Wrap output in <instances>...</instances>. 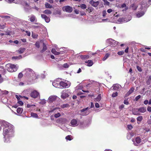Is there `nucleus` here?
<instances>
[{
  "mask_svg": "<svg viewBox=\"0 0 151 151\" xmlns=\"http://www.w3.org/2000/svg\"><path fill=\"white\" fill-rule=\"evenodd\" d=\"M1 126L0 131L2 129L1 127H4L3 134L5 139L4 142L9 143V138L14 136V131L13 126L7 122L2 120L1 122Z\"/></svg>",
  "mask_w": 151,
  "mask_h": 151,
  "instance_id": "f257e3e1",
  "label": "nucleus"
},
{
  "mask_svg": "<svg viewBox=\"0 0 151 151\" xmlns=\"http://www.w3.org/2000/svg\"><path fill=\"white\" fill-rule=\"evenodd\" d=\"M6 69L8 71L11 72L16 71L17 69L16 65L11 63H9L6 65Z\"/></svg>",
  "mask_w": 151,
  "mask_h": 151,
  "instance_id": "f03ea898",
  "label": "nucleus"
},
{
  "mask_svg": "<svg viewBox=\"0 0 151 151\" xmlns=\"http://www.w3.org/2000/svg\"><path fill=\"white\" fill-rule=\"evenodd\" d=\"M62 9L64 11L68 13L71 12L73 10L72 7L69 6H63L62 8Z\"/></svg>",
  "mask_w": 151,
  "mask_h": 151,
  "instance_id": "7ed1b4c3",
  "label": "nucleus"
},
{
  "mask_svg": "<svg viewBox=\"0 0 151 151\" xmlns=\"http://www.w3.org/2000/svg\"><path fill=\"white\" fill-rule=\"evenodd\" d=\"M59 86L61 88H68L70 86V85H68L67 83L63 81H61L59 83Z\"/></svg>",
  "mask_w": 151,
  "mask_h": 151,
  "instance_id": "20e7f679",
  "label": "nucleus"
},
{
  "mask_svg": "<svg viewBox=\"0 0 151 151\" xmlns=\"http://www.w3.org/2000/svg\"><path fill=\"white\" fill-rule=\"evenodd\" d=\"M39 95V93L37 91L34 90L31 93L30 96L34 98H36L38 97Z\"/></svg>",
  "mask_w": 151,
  "mask_h": 151,
  "instance_id": "39448f33",
  "label": "nucleus"
},
{
  "mask_svg": "<svg viewBox=\"0 0 151 151\" xmlns=\"http://www.w3.org/2000/svg\"><path fill=\"white\" fill-rule=\"evenodd\" d=\"M57 97L55 96H51L49 97L48 98V102L49 103H52L55 101Z\"/></svg>",
  "mask_w": 151,
  "mask_h": 151,
  "instance_id": "423d86ee",
  "label": "nucleus"
},
{
  "mask_svg": "<svg viewBox=\"0 0 151 151\" xmlns=\"http://www.w3.org/2000/svg\"><path fill=\"white\" fill-rule=\"evenodd\" d=\"M69 95L67 93H66V90H64L62 91L61 97L62 99H65L68 97Z\"/></svg>",
  "mask_w": 151,
  "mask_h": 151,
  "instance_id": "0eeeda50",
  "label": "nucleus"
},
{
  "mask_svg": "<svg viewBox=\"0 0 151 151\" xmlns=\"http://www.w3.org/2000/svg\"><path fill=\"white\" fill-rule=\"evenodd\" d=\"M41 17L44 19L45 21L47 22L48 23L50 21V19L46 15L44 14H41Z\"/></svg>",
  "mask_w": 151,
  "mask_h": 151,
  "instance_id": "6e6552de",
  "label": "nucleus"
},
{
  "mask_svg": "<svg viewBox=\"0 0 151 151\" xmlns=\"http://www.w3.org/2000/svg\"><path fill=\"white\" fill-rule=\"evenodd\" d=\"M137 110L141 113H144L146 111V108L145 107L142 106L137 108Z\"/></svg>",
  "mask_w": 151,
  "mask_h": 151,
  "instance_id": "1a4fd4ad",
  "label": "nucleus"
},
{
  "mask_svg": "<svg viewBox=\"0 0 151 151\" xmlns=\"http://www.w3.org/2000/svg\"><path fill=\"white\" fill-rule=\"evenodd\" d=\"M89 3L92 6L95 7L97 6L99 4V1L95 2L93 1H90Z\"/></svg>",
  "mask_w": 151,
  "mask_h": 151,
  "instance_id": "9d476101",
  "label": "nucleus"
},
{
  "mask_svg": "<svg viewBox=\"0 0 151 151\" xmlns=\"http://www.w3.org/2000/svg\"><path fill=\"white\" fill-rule=\"evenodd\" d=\"M134 87H132L129 89V91L125 94V96H127L131 94L134 91Z\"/></svg>",
  "mask_w": 151,
  "mask_h": 151,
  "instance_id": "9b49d317",
  "label": "nucleus"
},
{
  "mask_svg": "<svg viewBox=\"0 0 151 151\" xmlns=\"http://www.w3.org/2000/svg\"><path fill=\"white\" fill-rule=\"evenodd\" d=\"M86 63H87V65L88 66H91L93 64V61L91 60H88L85 61Z\"/></svg>",
  "mask_w": 151,
  "mask_h": 151,
  "instance_id": "f8f14e48",
  "label": "nucleus"
},
{
  "mask_svg": "<svg viewBox=\"0 0 151 151\" xmlns=\"http://www.w3.org/2000/svg\"><path fill=\"white\" fill-rule=\"evenodd\" d=\"M144 14V12L142 11L139 12H138L136 14V16L137 17L139 18L143 16Z\"/></svg>",
  "mask_w": 151,
  "mask_h": 151,
  "instance_id": "ddd939ff",
  "label": "nucleus"
},
{
  "mask_svg": "<svg viewBox=\"0 0 151 151\" xmlns=\"http://www.w3.org/2000/svg\"><path fill=\"white\" fill-rule=\"evenodd\" d=\"M77 123V121L75 119H73L70 122V124L71 125L74 126L76 125Z\"/></svg>",
  "mask_w": 151,
  "mask_h": 151,
  "instance_id": "4468645a",
  "label": "nucleus"
},
{
  "mask_svg": "<svg viewBox=\"0 0 151 151\" xmlns=\"http://www.w3.org/2000/svg\"><path fill=\"white\" fill-rule=\"evenodd\" d=\"M47 49V47L45 45L44 43H43V48L41 50L40 52L41 53H42L44 52L45 51H46Z\"/></svg>",
  "mask_w": 151,
  "mask_h": 151,
  "instance_id": "2eb2a0df",
  "label": "nucleus"
},
{
  "mask_svg": "<svg viewBox=\"0 0 151 151\" xmlns=\"http://www.w3.org/2000/svg\"><path fill=\"white\" fill-rule=\"evenodd\" d=\"M89 56L88 55H81L80 58L82 60H86L89 58Z\"/></svg>",
  "mask_w": 151,
  "mask_h": 151,
  "instance_id": "dca6fc26",
  "label": "nucleus"
},
{
  "mask_svg": "<svg viewBox=\"0 0 151 151\" xmlns=\"http://www.w3.org/2000/svg\"><path fill=\"white\" fill-rule=\"evenodd\" d=\"M130 7L132 8V10H136L137 8L138 7V6L134 4H132L131 5Z\"/></svg>",
  "mask_w": 151,
  "mask_h": 151,
  "instance_id": "f3484780",
  "label": "nucleus"
},
{
  "mask_svg": "<svg viewBox=\"0 0 151 151\" xmlns=\"http://www.w3.org/2000/svg\"><path fill=\"white\" fill-rule=\"evenodd\" d=\"M23 109L22 108L18 107L17 110V112L19 114H21L22 113Z\"/></svg>",
  "mask_w": 151,
  "mask_h": 151,
  "instance_id": "a211bd4d",
  "label": "nucleus"
},
{
  "mask_svg": "<svg viewBox=\"0 0 151 151\" xmlns=\"http://www.w3.org/2000/svg\"><path fill=\"white\" fill-rule=\"evenodd\" d=\"M43 12L46 14H50L52 13V12L50 10L46 9L44 10Z\"/></svg>",
  "mask_w": 151,
  "mask_h": 151,
  "instance_id": "6ab92c4d",
  "label": "nucleus"
},
{
  "mask_svg": "<svg viewBox=\"0 0 151 151\" xmlns=\"http://www.w3.org/2000/svg\"><path fill=\"white\" fill-rule=\"evenodd\" d=\"M35 17L34 15H32L29 19V21L31 22H34L35 19Z\"/></svg>",
  "mask_w": 151,
  "mask_h": 151,
  "instance_id": "aec40b11",
  "label": "nucleus"
},
{
  "mask_svg": "<svg viewBox=\"0 0 151 151\" xmlns=\"http://www.w3.org/2000/svg\"><path fill=\"white\" fill-rule=\"evenodd\" d=\"M25 49L23 48H20L19 50H18V52L20 54L23 53L25 50Z\"/></svg>",
  "mask_w": 151,
  "mask_h": 151,
  "instance_id": "412c9836",
  "label": "nucleus"
},
{
  "mask_svg": "<svg viewBox=\"0 0 151 151\" xmlns=\"http://www.w3.org/2000/svg\"><path fill=\"white\" fill-rule=\"evenodd\" d=\"M51 52L55 55H58L60 54V52H57L55 49H52Z\"/></svg>",
  "mask_w": 151,
  "mask_h": 151,
  "instance_id": "4be33fe9",
  "label": "nucleus"
},
{
  "mask_svg": "<svg viewBox=\"0 0 151 151\" xmlns=\"http://www.w3.org/2000/svg\"><path fill=\"white\" fill-rule=\"evenodd\" d=\"M69 105L68 104H63L60 106V107L62 108H65L69 107Z\"/></svg>",
  "mask_w": 151,
  "mask_h": 151,
  "instance_id": "5701e85b",
  "label": "nucleus"
},
{
  "mask_svg": "<svg viewBox=\"0 0 151 151\" xmlns=\"http://www.w3.org/2000/svg\"><path fill=\"white\" fill-rule=\"evenodd\" d=\"M135 141L137 144H139L141 142L140 138L139 137H137L135 138Z\"/></svg>",
  "mask_w": 151,
  "mask_h": 151,
  "instance_id": "b1692460",
  "label": "nucleus"
},
{
  "mask_svg": "<svg viewBox=\"0 0 151 151\" xmlns=\"http://www.w3.org/2000/svg\"><path fill=\"white\" fill-rule=\"evenodd\" d=\"M31 115L32 117L36 118H37L38 117V116L37 114L33 112L31 113Z\"/></svg>",
  "mask_w": 151,
  "mask_h": 151,
  "instance_id": "393cba45",
  "label": "nucleus"
},
{
  "mask_svg": "<svg viewBox=\"0 0 151 151\" xmlns=\"http://www.w3.org/2000/svg\"><path fill=\"white\" fill-rule=\"evenodd\" d=\"M45 7L47 8H51L52 6L50 5L48 3L46 2L45 4Z\"/></svg>",
  "mask_w": 151,
  "mask_h": 151,
  "instance_id": "a878e982",
  "label": "nucleus"
},
{
  "mask_svg": "<svg viewBox=\"0 0 151 151\" xmlns=\"http://www.w3.org/2000/svg\"><path fill=\"white\" fill-rule=\"evenodd\" d=\"M32 36L33 38L37 39L38 37V35L33 32L32 33Z\"/></svg>",
  "mask_w": 151,
  "mask_h": 151,
  "instance_id": "bb28decb",
  "label": "nucleus"
},
{
  "mask_svg": "<svg viewBox=\"0 0 151 151\" xmlns=\"http://www.w3.org/2000/svg\"><path fill=\"white\" fill-rule=\"evenodd\" d=\"M110 54L108 53H106L103 58V60L104 61L106 60L109 56Z\"/></svg>",
  "mask_w": 151,
  "mask_h": 151,
  "instance_id": "cd10ccee",
  "label": "nucleus"
},
{
  "mask_svg": "<svg viewBox=\"0 0 151 151\" xmlns=\"http://www.w3.org/2000/svg\"><path fill=\"white\" fill-rule=\"evenodd\" d=\"M101 99V94H99L97 98L95 99V101H99Z\"/></svg>",
  "mask_w": 151,
  "mask_h": 151,
  "instance_id": "c85d7f7f",
  "label": "nucleus"
},
{
  "mask_svg": "<svg viewBox=\"0 0 151 151\" xmlns=\"http://www.w3.org/2000/svg\"><path fill=\"white\" fill-rule=\"evenodd\" d=\"M72 137L71 135H68L66 137L65 139L67 140H68L69 141H70L73 139L72 138Z\"/></svg>",
  "mask_w": 151,
  "mask_h": 151,
  "instance_id": "c756f323",
  "label": "nucleus"
},
{
  "mask_svg": "<svg viewBox=\"0 0 151 151\" xmlns=\"http://www.w3.org/2000/svg\"><path fill=\"white\" fill-rule=\"evenodd\" d=\"M52 85L55 87H58L59 86V83H58L56 82H54L52 83Z\"/></svg>",
  "mask_w": 151,
  "mask_h": 151,
  "instance_id": "7c9ffc66",
  "label": "nucleus"
},
{
  "mask_svg": "<svg viewBox=\"0 0 151 151\" xmlns=\"http://www.w3.org/2000/svg\"><path fill=\"white\" fill-rule=\"evenodd\" d=\"M143 119V117L142 116H140L137 117V121L141 122Z\"/></svg>",
  "mask_w": 151,
  "mask_h": 151,
  "instance_id": "2f4dec72",
  "label": "nucleus"
},
{
  "mask_svg": "<svg viewBox=\"0 0 151 151\" xmlns=\"http://www.w3.org/2000/svg\"><path fill=\"white\" fill-rule=\"evenodd\" d=\"M80 7L81 8L83 9H85L87 7L86 5L84 4H81L80 5Z\"/></svg>",
  "mask_w": 151,
  "mask_h": 151,
  "instance_id": "473e14b6",
  "label": "nucleus"
},
{
  "mask_svg": "<svg viewBox=\"0 0 151 151\" xmlns=\"http://www.w3.org/2000/svg\"><path fill=\"white\" fill-rule=\"evenodd\" d=\"M35 45L36 47L37 48H39L40 47V43L38 41L36 42Z\"/></svg>",
  "mask_w": 151,
  "mask_h": 151,
  "instance_id": "72a5a7b5",
  "label": "nucleus"
},
{
  "mask_svg": "<svg viewBox=\"0 0 151 151\" xmlns=\"http://www.w3.org/2000/svg\"><path fill=\"white\" fill-rule=\"evenodd\" d=\"M128 99H126L124 100V103L125 104L127 105L129 104V103L128 101Z\"/></svg>",
  "mask_w": 151,
  "mask_h": 151,
  "instance_id": "f704fd0d",
  "label": "nucleus"
},
{
  "mask_svg": "<svg viewBox=\"0 0 151 151\" xmlns=\"http://www.w3.org/2000/svg\"><path fill=\"white\" fill-rule=\"evenodd\" d=\"M121 7L122 8L126 7V10H127L128 9V7H126V5L124 3H123V4H122L121 5Z\"/></svg>",
  "mask_w": 151,
  "mask_h": 151,
  "instance_id": "c9c22d12",
  "label": "nucleus"
},
{
  "mask_svg": "<svg viewBox=\"0 0 151 151\" xmlns=\"http://www.w3.org/2000/svg\"><path fill=\"white\" fill-rule=\"evenodd\" d=\"M61 116L60 114L59 113H58L57 114H56L54 115V116L56 118H58L59 117Z\"/></svg>",
  "mask_w": 151,
  "mask_h": 151,
  "instance_id": "e433bc0d",
  "label": "nucleus"
},
{
  "mask_svg": "<svg viewBox=\"0 0 151 151\" xmlns=\"http://www.w3.org/2000/svg\"><path fill=\"white\" fill-rule=\"evenodd\" d=\"M124 53V52L123 51H119L117 52V54L119 55H122Z\"/></svg>",
  "mask_w": 151,
  "mask_h": 151,
  "instance_id": "4c0bfd02",
  "label": "nucleus"
},
{
  "mask_svg": "<svg viewBox=\"0 0 151 151\" xmlns=\"http://www.w3.org/2000/svg\"><path fill=\"white\" fill-rule=\"evenodd\" d=\"M151 81V76H150L147 81V84H149Z\"/></svg>",
  "mask_w": 151,
  "mask_h": 151,
  "instance_id": "58836bf2",
  "label": "nucleus"
},
{
  "mask_svg": "<svg viewBox=\"0 0 151 151\" xmlns=\"http://www.w3.org/2000/svg\"><path fill=\"white\" fill-rule=\"evenodd\" d=\"M137 68L139 71V72H141L142 71V70L141 67H140L139 66L137 65Z\"/></svg>",
  "mask_w": 151,
  "mask_h": 151,
  "instance_id": "ea45409f",
  "label": "nucleus"
},
{
  "mask_svg": "<svg viewBox=\"0 0 151 151\" xmlns=\"http://www.w3.org/2000/svg\"><path fill=\"white\" fill-rule=\"evenodd\" d=\"M63 66L64 68H67L69 67V65L67 63H65L63 65Z\"/></svg>",
  "mask_w": 151,
  "mask_h": 151,
  "instance_id": "a19ab883",
  "label": "nucleus"
},
{
  "mask_svg": "<svg viewBox=\"0 0 151 151\" xmlns=\"http://www.w3.org/2000/svg\"><path fill=\"white\" fill-rule=\"evenodd\" d=\"M118 95V93L117 92H116L115 93H113L112 95V96L113 97H114Z\"/></svg>",
  "mask_w": 151,
  "mask_h": 151,
  "instance_id": "79ce46f5",
  "label": "nucleus"
},
{
  "mask_svg": "<svg viewBox=\"0 0 151 151\" xmlns=\"http://www.w3.org/2000/svg\"><path fill=\"white\" fill-rule=\"evenodd\" d=\"M141 96L140 95H139L137 96L135 98V100L137 101L141 98Z\"/></svg>",
  "mask_w": 151,
  "mask_h": 151,
  "instance_id": "37998d69",
  "label": "nucleus"
},
{
  "mask_svg": "<svg viewBox=\"0 0 151 151\" xmlns=\"http://www.w3.org/2000/svg\"><path fill=\"white\" fill-rule=\"evenodd\" d=\"M35 105L33 104H28L27 105V108H30L32 106H34L35 107Z\"/></svg>",
  "mask_w": 151,
  "mask_h": 151,
  "instance_id": "c03bdc74",
  "label": "nucleus"
},
{
  "mask_svg": "<svg viewBox=\"0 0 151 151\" xmlns=\"http://www.w3.org/2000/svg\"><path fill=\"white\" fill-rule=\"evenodd\" d=\"M87 11H88L89 13H90L92 11V9L90 7H88L86 9Z\"/></svg>",
  "mask_w": 151,
  "mask_h": 151,
  "instance_id": "a18cd8bd",
  "label": "nucleus"
},
{
  "mask_svg": "<svg viewBox=\"0 0 151 151\" xmlns=\"http://www.w3.org/2000/svg\"><path fill=\"white\" fill-rule=\"evenodd\" d=\"M127 128L129 130H131L133 128V126L131 124H129L128 125Z\"/></svg>",
  "mask_w": 151,
  "mask_h": 151,
  "instance_id": "49530a36",
  "label": "nucleus"
},
{
  "mask_svg": "<svg viewBox=\"0 0 151 151\" xmlns=\"http://www.w3.org/2000/svg\"><path fill=\"white\" fill-rule=\"evenodd\" d=\"M15 97H16L17 98V100H18V101H19V100H20V98H19V97H20V98H22V96H21L19 95V96H18V95H15Z\"/></svg>",
  "mask_w": 151,
  "mask_h": 151,
  "instance_id": "de8ad7c7",
  "label": "nucleus"
},
{
  "mask_svg": "<svg viewBox=\"0 0 151 151\" xmlns=\"http://www.w3.org/2000/svg\"><path fill=\"white\" fill-rule=\"evenodd\" d=\"M23 76V74L22 73H19L18 77L19 78H22Z\"/></svg>",
  "mask_w": 151,
  "mask_h": 151,
  "instance_id": "09e8293b",
  "label": "nucleus"
},
{
  "mask_svg": "<svg viewBox=\"0 0 151 151\" xmlns=\"http://www.w3.org/2000/svg\"><path fill=\"white\" fill-rule=\"evenodd\" d=\"M124 106L123 104H122L119 106V109L120 110H122L124 108Z\"/></svg>",
  "mask_w": 151,
  "mask_h": 151,
  "instance_id": "8fccbe9b",
  "label": "nucleus"
},
{
  "mask_svg": "<svg viewBox=\"0 0 151 151\" xmlns=\"http://www.w3.org/2000/svg\"><path fill=\"white\" fill-rule=\"evenodd\" d=\"M88 109V107L86 108L83 109H81V112H84V111H86V110H87Z\"/></svg>",
  "mask_w": 151,
  "mask_h": 151,
  "instance_id": "3c124183",
  "label": "nucleus"
},
{
  "mask_svg": "<svg viewBox=\"0 0 151 151\" xmlns=\"http://www.w3.org/2000/svg\"><path fill=\"white\" fill-rule=\"evenodd\" d=\"M26 33H27V35L29 36H30L31 33L29 31H25Z\"/></svg>",
  "mask_w": 151,
  "mask_h": 151,
  "instance_id": "603ef678",
  "label": "nucleus"
},
{
  "mask_svg": "<svg viewBox=\"0 0 151 151\" xmlns=\"http://www.w3.org/2000/svg\"><path fill=\"white\" fill-rule=\"evenodd\" d=\"M95 106L97 108H99L100 107V105L98 103H96L95 104Z\"/></svg>",
  "mask_w": 151,
  "mask_h": 151,
  "instance_id": "864d4df0",
  "label": "nucleus"
},
{
  "mask_svg": "<svg viewBox=\"0 0 151 151\" xmlns=\"http://www.w3.org/2000/svg\"><path fill=\"white\" fill-rule=\"evenodd\" d=\"M106 14V11L105 10H104L103 12V16L105 17V16Z\"/></svg>",
  "mask_w": 151,
  "mask_h": 151,
  "instance_id": "5fc2aeb1",
  "label": "nucleus"
},
{
  "mask_svg": "<svg viewBox=\"0 0 151 151\" xmlns=\"http://www.w3.org/2000/svg\"><path fill=\"white\" fill-rule=\"evenodd\" d=\"M147 110L149 112H151V107L148 106L147 108Z\"/></svg>",
  "mask_w": 151,
  "mask_h": 151,
  "instance_id": "6e6d98bb",
  "label": "nucleus"
},
{
  "mask_svg": "<svg viewBox=\"0 0 151 151\" xmlns=\"http://www.w3.org/2000/svg\"><path fill=\"white\" fill-rule=\"evenodd\" d=\"M18 103L19 104L21 105H23L24 104L23 102L20 100H19L18 101Z\"/></svg>",
  "mask_w": 151,
  "mask_h": 151,
  "instance_id": "4d7b16f0",
  "label": "nucleus"
},
{
  "mask_svg": "<svg viewBox=\"0 0 151 151\" xmlns=\"http://www.w3.org/2000/svg\"><path fill=\"white\" fill-rule=\"evenodd\" d=\"M144 103L145 105H147V104L148 103V100H145L144 101Z\"/></svg>",
  "mask_w": 151,
  "mask_h": 151,
  "instance_id": "13d9d810",
  "label": "nucleus"
},
{
  "mask_svg": "<svg viewBox=\"0 0 151 151\" xmlns=\"http://www.w3.org/2000/svg\"><path fill=\"white\" fill-rule=\"evenodd\" d=\"M128 49H129V47H127L125 49L124 51L126 53H128Z\"/></svg>",
  "mask_w": 151,
  "mask_h": 151,
  "instance_id": "bf43d9fd",
  "label": "nucleus"
},
{
  "mask_svg": "<svg viewBox=\"0 0 151 151\" xmlns=\"http://www.w3.org/2000/svg\"><path fill=\"white\" fill-rule=\"evenodd\" d=\"M103 1L105 2L106 3V4H107V5H109V2H108V1H107L106 0H103Z\"/></svg>",
  "mask_w": 151,
  "mask_h": 151,
  "instance_id": "052dcab7",
  "label": "nucleus"
},
{
  "mask_svg": "<svg viewBox=\"0 0 151 151\" xmlns=\"http://www.w3.org/2000/svg\"><path fill=\"white\" fill-rule=\"evenodd\" d=\"M112 11V9H108L107 11V12L109 13H111Z\"/></svg>",
  "mask_w": 151,
  "mask_h": 151,
  "instance_id": "680f3d73",
  "label": "nucleus"
},
{
  "mask_svg": "<svg viewBox=\"0 0 151 151\" xmlns=\"http://www.w3.org/2000/svg\"><path fill=\"white\" fill-rule=\"evenodd\" d=\"M131 122H134L135 121V120L133 118H132L130 121Z\"/></svg>",
  "mask_w": 151,
  "mask_h": 151,
  "instance_id": "e2e57ef3",
  "label": "nucleus"
},
{
  "mask_svg": "<svg viewBox=\"0 0 151 151\" xmlns=\"http://www.w3.org/2000/svg\"><path fill=\"white\" fill-rule=\"evenodd\" d=\"M94 107V104L93 103L91 102V108H93Z\"/></svg>",
  "mask_w": 151,
  "mask_h": 151,
  "instance_id": "0e129e2a",
  "label": "nucleus"
},
{
  "mask_svg": "<svg viewBox=\"0 0 151 151\" xmlns=\"http://www.w3.org/2000/svg\"><path fill=\"white\" fill-rule=\"evenodd\" d=\"M147 122L149 124H151V119L148 120Z\"/></svg>",
  "mask_w": 151,
  "mask_h": 151,
  "instance_id": "69168bd1",
  "label": "nucleus"
},
{
  "mask_svg": "<svg viewBox=\"0 0 151 151\" xmlns=\"http://www.w3.org/2000/svg\"><path fill=\"white\" fill-rule=\"evenodd\" d=\"M47 1L50 4H52L53 3V0H47Z\"/></svg>",
  "mask_w": 151,
  "mask_h": 151,
  "instance_id": "338daca9",
  "label": "nucleus"
},
{
  "mask_svg": "<svg viewBox=\"0 0 151 151\" xmlns=\"http://www.w3.org/2000/svg\"><path fill=\"white\" fill-rule=\"evenodd\" d=\"M81 72V70L80 68H79L77 72V73H79Z\"/></svg>",
  "mask_w": 151,
  "mask_h": 151,
  "instance_id": "774afa93",
  "label": "nucleus"
}]
</instances>
